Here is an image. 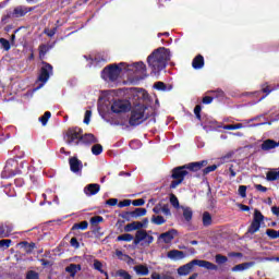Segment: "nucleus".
<instances>
[{"instance_id":"c9c22d12","label":"nucleus","mask_w":279,"mask_h":279,"mask_svg":"<svg viewBox=\"0 0 279 279\" xmlns=\"http://www.w3.org/2000/svg\"><path fill=\"white\" fill-rule=\"evenodd\" d=\"M208 93L214 97V99H223L225 97V93L221 89L210 90Z\"/></svg>"},{"instance_id":"cd10ccee","label":"nucleus","mask_w":279,"mask_h":279,"mask_svg":"<svg viewBox=\"0 0 279 279\" xmlns=\"http://www.w3.org/2000/svg\"><path fill=\"white\" fill-rule=\"evenodd\" d=\"M154 88H155L156 90H161L162 93H167V92H169V90H172V89H173V86L167 85V84H165V83H162V82H156V83L154 84Z\"/></svg>"},{"instance_id":"9b49d317","label":"nucleus","mask_w":279,"mask_h":279,"mask_svg":"<svg viewBox=\"0 0 279 279\" xmlns=\"http://www.w3.org/2000/svg\"><path fill=\"white\" fill-rule=\"evenodd\" d=\"M132 109V105L128 100H114L111 104V112L116 114H125V112H130Z\"/></svg>"},{"instance_id":"9d476101","label":"nucleus","mask_w":279,"mask_h":279,"mask_svg":"<svg viewBox=\"0 0 279 279\" xmlns=\"http://www.w3.org/2000/svg\"><path fill=\"white\" fill-rule=\"evenodd\" d=\"M263 221H265V216H263V213H260V210L255 209L253 215V221L248 227V234H256V232L260 230V223H263Z\"/></svg>"},{"instance_id":"5701e85b","label":"nucleus","mask_w":279,"mask_h":279,"mask_svg":"<svg viewBox=\"0 0 279 279\" xmlns=\"http://www.w3.org/2000/svg\"><path fill=\"white\" fill-rule=\"evenodd\" d=\"M278 146H279V144L276 143V141L266 140L262 144V149H263V151H269L270 149H276V147H278Z\"/></svg>"},{"instance_id":"a211bd4d","label":"nucleus","mask_w":279,"mask_h":279,"mask_svg":"<svg viewBox=\"0 0 279 279\" xmlns=\"http://www.w3.org/2000/svg\"><path fill=\"white\" fill-rule=\"evenodd\" d=\"M101 191V186L97 183H90L84 187V193L87 197H93V195H97Z\"/></svg>"},{"instance_id":"09e8293b","label":"nucleus","mask_w":279,"mask_h":279,"mask_svg":"<svg viewBox=\"0 0 279 279\" xmlns=\"http://www.w3.org/2000/svg\"><path fill=\"white\" fill-rule=\"evenodd\" d=\"M90 117H93V111L87 110L83 120V123H85V125H88V123H90Z\"/></svg>"},{"instance_id":"37998d69","label":"nucleus","mask_w":279,"mask_h":279,"mask_svg":"<svg viewBox=\"0 0 279 279\" xmlns=\"http://www.w3.org/2000/svg\"><path fill=\"white\" fill-rule=\"evenodd\" d=\"M264 118H265V114H259V116L254 117L252 119L244 120V123H245V125H254V124H250V123H253V121H260V119H264Z\"/></svg>"},{"instance_id":"e2e57ef3","label":"nucleus","mask_w":279,"mask_h":279,"mask_svg":"<svg viewBox=\"0 0 279 279\" xmlns=\"http://www.w3.org/2000/svg\"><path fill=\"white\" fill-rule=\"evenodd\" d=\"M153 213H155V215H160V213H162V205H156L153 208Z\"/></svg>"},{"instance_id":"b1692460","label":"nucleus","mask_w":279,"mask_h":279,"mask_svg":"<svg viewBox=\"0 0 279 279\" xmlns=\"http://www.w3.org/2000/svg\"><path fill=\"white\" fill-rule=\"evenodd\" d=\"M192 66L196 71L204 69V57L202 54L196 56L192 61Z\"/></svg>"},{"instance_id":"2eb2a0df","label":"nucleus","mask_w":279,"mask_h":279,"mask_svg":"<svg viewBox=\"0 0 279 279\" xmlns=\"http://www.w3.org/2000/svg\"><path fill=\"white\" fill-rule=\"evenodd\" d=\"M260 125H267V122H260L254 125H247L245 124V121H243L242 123H236V124H227V125H222L220 128H222V130H243V128H258Z\"/></svg>"},{"instance_id":"473e14b6","label":"nucleus","mask_w":279,"mask_h":279,"mask_svg":"<svg viewBox=\"0 0 279 279\" xmlns=\"http://www.w3.org/2000/svg\"><path fill=\"white\" fill-rule=\"evenodd\" d=\"M213 223V217L208 211L203 214V226L208 227Z\"/></svg>"},{"instance_id":"c85d7f7f","label":"nucleus","mask_w":279,"mask_h":279,"mask_svg":"<svg viewBox=\"0 0 279 279\" xmlns=\"http://www.w3.org/2000/svg\"><path fill=\"white\" fill-rule=\"evenodd\" d=\"M183 210V218L184 221H186V223H191L192 219H193V209H191V207H181Z\"/></svg>"},{"instance_id":"6e6d98bb","label":"nucleus","mask_w":279,"mask_h":279,"mask_svg":"<svg viewBox=\"0 0 279 279\" xmlns=\"http://www.w3.org/2000/svg\"><path fill=\"white\" fill-rule=\"evenodd\" d=\"M70 245L72 247H74L75 250H78L80 247V242L77 241V238H72L71 241H70Z\"/></svg>"},{"instance_id":"4d7b16f0","label":"nucleus","mask_w":279,"mask_h":279,"mask_svg":"<svg viewBox=\"0 0 279 279\" xmlns=\"http://www.w3.org/2000/svg\"><path fill=\"white\" fill-rule=\"evenodd\" d=\"M26 279H38V272L31 270L27 272Z\"/></svg>"},{"instance_id":"aec40b11","label":"nucleus","mask_w":279,"mask_h":279,"mask_svg":"<svg viewBox=\"0 0 279 279\" xmlns=\"http://www.w3.org/2000/svg\"><path fill=\"white\" fill-rule=\"evenodd\" d=\"M99 140L95 137L94 134L87 133L85 135H81V145H93L95 143H98Z\"/></svg>"},{"instance_id":"a19ab883","label":"nucleus","mask_w":279,"mask_h":279,"mask_svg":"<svg viewBox=\"0 0 279 279\" xmlns=\"http://www.w3.org/2000/svg\"><path fill=\"white\" fill-rule=\"evenodd\" d=\"M49 119H51V112L46 111L44 116L39 118V121L43 125H47Z\"/></svg>"},{"instance_id":"ea45409f","label":"nucleus","mask_w":279,"mask_h":279,"mask_svg":"<svg viewBox=\"0 0 279 279\" xmlns=\"http://www.w3.org/2000/svg\"><path fill=\"white\" fill-rule=\"evenodd\" d=\"M10 41L5 38H0V49H3L4 51H10Z\"/></svg>"},{"instance_id":"1a4fd4ad","label":"nucleus","mask_w":279,"mask_h":279,"mask_svg":"<svg viewBox=\"0 0 279 279\" xmlns=\"http://www.w3.org/2000/svg\"><path fill=\"white\" fill-rule=\"evenodd\" d=\"M131 95L134 106H143V101H147L149 99V94H147V90L143 88H132Z\"/></svg>"},{"instance_id":"f03ea898","label":"nucleus","mask_w":279,"mask_h":279,"mask_svg":"<svg viewBox=\"0 0 279 279\" xmlns=\"http://www.w3.org/2000/svg\"><path fill=\"white\" fill-rule=\"evenodd\" d=\"M171 60V51L165 47H160L147 57V64L153 75H160V71L167 69V64Z\"/></svg>"},{"instance_id":"a878e982","label":"nucleus","mask_w":279,"mask_h":279,"mask_svg":"<svg viewBox=\"0 0 279 279\" xmlns=\"http://www.w3.org/2000/svg\"><path fill=\"white\" fill-rule=\"evenodd\" d=\"M20 246L22 247V250H24V252H26V254H32V252H34V250H36V243L34 242H21Z\"/></svg>"},{"instance_id":"c756f323","label":"nucleus","mask_w":279,"mask_h":279,"mask_svg":"<svg viewBox=\"0 0 279 279\" xmlns=\"http://www.w3.org/2000/svg\"><path fill=\"white\" fill-rule=\"evenodd\" d=\"M266 180L268 182H276V180H279V171L276 169H271L266 173Z\"/></svg>"},{"instance_id":"7c9ffc66","label":"nucleus","mask_w":279,"mask_h":279,"mask_svg":"<svg viewBox=\"0 0 279 279\" xmlns=\"http://www.w3.org/2000/svg\"><path fill=\"white\" fill-rule=\"evenodd\" d=\"M134 271L137 276H149V268L145 265H137L134 267Z\"/></svg>"},{"instance_id":"39448f33","label":"nucleus","mask_w":279,"mask_h":279,"mask_svg":"<svg viewBox=\"0 0 279 279\" xmlns=\"http://www.w3.org/2000/svg\"><path fill=\"white\" fill-rule=\"evenodd\" d=\"M147 117H149V113H147V107L145 105H136L131 112L129 123L134 126L141 125Z\"/></svg>"},{"instance_id":"72a5a7b5","label":"nucleus","mask_w":279,"mask_h":279,"mask_svg":"<svg viewBox=\"0 0 279 279\" xmlns=\"http://www.w3.org/2000/svg\"><path fill=\"white\" fill-rule=\"evenodd\" d=\"M104 153V146H101V144H95L94 146H92V154L94 156H100V154Z\"/></svg>"},{"instance_id":"13d9d810","label":"nucleus","mask_w":279,"mask_h":279,"mask_svg":"<svg viewBox=\"0 0 279 279\" xmlns=\"http://www.w3.org/2000/svg\"><path fill=\"white\" fill-rule=\"evenodd\" d=\"M132 204V201L124 199L118 204L119 208H125V206H130Z\"/></svg>"},{"instance_id":"052dcab7","label":"nucleus","mask_w":279,"mask_h":279,"mask_svg":"<svg viewBox=\"0 0 279 279\" xmlns=\"http://www.w3.org/2000/svg\"><path fill=\"white\" fill-rule=\"evenodd\" d=\"M106 204H107L108 206H117V204H119V199H117V198H110V199H108V201L106 202Z\"/></svg>"},{"instance_id":"69168bd1","label":"nucleus","mask_w":279,"mask_h":279,"mask_svg":"<svg viewBox=\"0 0 279 279\" xmlns=\"http://www.w3.org/2000/svg\"><path fill=\"white\" fill-rule=\"evenodd\" d=\"M255 189H256V191H260V193H267V187H265L260 184H256Z\"/></svg>"},{"instance_id":"423d86ee","label":"nucleus","mask_w":279,"mask_h":279,"mask_svg":"<svg viewBox=\"0 0 279 279\" xmlns=\"http://www.w3.org/2000/svg\"><path fill=\"white\" fill-rule=\"evenodd\" d=\"M63 138L66 145H70V146L81 145L82 129L77 126L69 129L65 132Z\"/></svg>"},{"instance_id":"f8f14e48","label":"nucleus","mask_w":279,"mask_h":279,"mask_svg":"<svg viewBox=\"0 0 279 279\" xmlns=\"http://www.w3.org/2000/svg\"><path fill=\"white\" fill-rule=\"evenodd\" d=\"M33 10L34 8L32 7L19 5L13 9L9 16H12V19H21L25 16V14H28V12H33Z\"/></svg>"},{"instance_id":"ddd939ff","label":"nucleus","mask_w":279,"mask_h":279,"mask_svg":"<svg viewBox=\"0 0 279 279\" xmlns=\"http://www.w3.org/2000/svg\"><path fill=\"white\" fill-rule=\"evenodd\" d=\"M16 160L14 159H9L4 166V170L1 173L2 178H12L16 171H14V169H16Z\"/></svg>"},{"instance_id":"2f4dec72","label":"nucleus","mask_w":279,"mask_h":279,"mask_svg":"<svg viewBox=\"0 0 279 279\" xmlns=\"http://www.w3.org/2000/svg\"><path fill=\"white\" fill-rule=\"evenodd\" d=\"M151 223H155V226H162V223H167V220L162 216H153Z\"/></svg>"},{"instance_id":"680f3d73","label":"nucleus","mask_w":279,"mask_h":279,"mask_svg":"<svg viewBox=\"0 0 279 279\" xmlns=\"http://www.w3.org/2000/svg\"><path fill=\"white\" fill-rule=\"evenodd\" d=\"M56 32H58L57 27L46 31V34L49 38H52V36H56Z\"/></svg>"},{"instance_id":"e433bc0d","label":"nucleus","mask_w":279,"mask_h":279,"mask_svg":"<svg viewBox=\"0 0 279 279\" xmlns=\"http://www.w3.org/2000/svg\"><path fill=\"white\" fill-rule=\"evenodd\" d=\"M87 229H88V221L74 223L72 227V230H87Z\"/></svg>"},{"instance_id":"774afa93","label":"nucleus","mask_w":279,"mask_h":279,"mask_svg":"<svg viewBox=\"0 0 279 279\" xmlns=\"http://www.w3.org/2000/svg\"><path fill=\"white\" fill-rule=\"evenodd\" d=\"M229 256H230L231 258H241V256H243V254L232 252V253L229 254Z\"/></svg>"},{"instance_id":"6ab92c4d","label":"nucleus","mask_w":279,"mask_h":279,"mask_svg":"<svg viewBox=\"0 0 279 279\" xmlns=\"http://www.w3.org/2000/svg\"><path fill=\"white\" fill-rule=\"evenodd\" d=\"M167 258H169L170 260H184V258H186V255L184 252L179 251V250H171L167 253Z\"/></svg>"},{"instance_id":"f704fd0d","label":"nucleus","mask_w":279,"mask_h":279,"mask_svg":"<svg viewBox=\"0 0 279 279\" xmlns=\"http://www.w3.org/2000/svg\"><path fill=\"white\" fill-rule=\"evenodd\" d=\"M116 256L120 258V260H128V263H134V259L130 257V255L123 254L121 251H116Z\"/></svg>"},{"instance_id":"8fccbe9b","label":"nucleus","mask_w":279,"mask_h":279,"mask_svg":"<svg viewBox=\"0 0 279 279\" xmlns=\"http://www.w3.org/2000/svg\"><path fill=\"white\" fill-rule=\"evenodd\" d=\"M161 213L166 215V217H171V209H169V205H161Z\"/></svg>"},{"instance_id":"6e6552de","label":"nucleus","mask_w":279,"mask_h":279,"mask_svg":"<svg viewBox=\"0 0 279 279\" xmlns=\"http://www.w3.org/2000/svg\"><path fill=\"white\" fill-rule=\"evenodd\" d=\"M151 231H146L143 229H140L135 233V239H134V245H151L154 243V238L151 234H149Z\"/></svg>"},{"instance_id":"0eeeda50","label":"nucleus","mask_w":279,"mask_h":279,"mask_svg":"<svg viewBox=\"0 0 279 279\" xmlns=\"http://www.w3.org/2000/svg\"><path fill=\"white\" fill-rule=\"evenodd\" d=\"M51 75H53V66L47 62H43V66L38 76V80L41 82V84L35 90L43 88V86L49 82Z\"/></svg>"},{"instance_id":"de8ad7c7","label":"nucleus","mask_w":279,"mask_h":279,"mask_svg":"<svg viewBox=\"0 0 279 279\" xmlns=\"http://www.w3.org/2000/svg\"><path fill=\"white\" fill-rule=\"evenodd\" d=\"M217 165L208 166L203 170L204 175H208V173H213V171H216Z\"/></svg>"},{"instance_id":"20e7f679","label":"nucleus","mask_w":279,"mask_h":279,"mask_svg":"<svg viewBox=\"0 0 279 279\" xmlns=\"http://www.w3.org/2000/svg\"><path fill=\"white\" fill-rule=\"evenodd\" d=\"M195 266L203 267L204 269H209V271H217V265L204 259H193L192 262L179 267L178 275L189 276V274L193 271V267Z\"/></svg>"},{"instance_id":"4be33fe9","label":"nucleus","mask_w":279,"mask_h":279,"mask_svg":"<svg viewBox=\"0 0 279 279\" xmlns=\"http://www.w3.org/2000/svg\"><path fill=\"white\" fill-rule=\"evenodd\" d=\"M175 234H178V231L174 229H171L165 233H161L159 235V239L161 241H163V243H171L173 241V236H175Z\"/></svg>"},{"instance_id":"58836bf2","label":"nucleus","mask_w":279,"mask_h":279,"mask_svg":"<svg viewBox=\"0 0 279 279\" xmlns=\"http://www.w3.org/2000/svg\"><path fill=\"white\" fill-rule=\"evenodd\" d=\"M50 49L51 48L47 45H41L39 47V58H40V60H44L45 56H47V53Z\"/></svg>"},{"instance_id":"864d4df0","label":"nucleus","mask_w":279,"mask_h":279,"mask_svg":"<svg viewBox=\"0 0 279 279\" xmlns=\"http://www.w3.org/2000/svg\"><path fill=\"white\" fill-rule=\"evenodd\" d=\"M202 112V106L197 105L194 108V114L196 116V119H198V121L202 119V114H199Z\"/></svg>"},{"instance_id":"338daca9","label":"nucleus","mask_w":279,"mask_h":279,"mask_svg":"<svg viewBox=\"0 0 279 279\" xmlns=\"http://www.w3.org/2000/svg\"><path fill=\"white\" fill-rule=\"evenodd\" d=\"M271 213H272V215H275L276 217H279V207H278V206L271 207Z\"/></svg>"},{"instance_id":"4468645a","label":"nucleus","mask_w":279,"mask_h":279,"mask_svg":"<svg viewBox=\"0 0 279 279\" xmlns=\"http://www.w3.org/2000/svg\"><path fill=\"white\" fill-rule=\"evenodd\" d=\"M145 215H147V209L145 208H135L133 211H125L124 214H122V219H138V217H145Z\"/></svg>"},{"instance_id":"c03bdc74","label":"nucleus","mask_w":279,"mask_h":279,"mask_svg":"<svg viewBox=\"0 0 279 279\" xmlns=\"http://www.w3.org/2000/svg\"><path fill=\"white\" fill-rule=\"evenodd\" d=\"M228 260V257L221 255V254H217L216 255V263L217 265H225V263Z\"/></svg>"},{"instance_id":"7ed1b4c3","label":"nucleus","mask_w":279,"mask_h":279,"mask_svg":"<svg viewBox=\"0 0 279 279\" xmlns=\"http://www.w3.org/2000/svg\"><path fill=\"white\" fill-rule=\"evenodd\" d=\"M208 165L207 160L191 162L184 166H179L172 170L171 178L174 180L170 184V189H178L182 182H184V178L189 175V171H199L202 167H206Z\"/></svg>"},{"instance_id":"bf43d9fd","label":"nucleus","mask_w":279,"mask_h":279,"mask_svg":"<svg viewBox=\"0 0 279 279\" xmlns=\"http://www.w3.org/2000/svg\"><path fill=\"white\" fill-rule=\"evenodd\" d=\"M133 206H145V199L138 198L132 202Z\"/></svg>"},{"instance_id":"3c124183","label":"nucleus","mask_w":279,"mask_h":279,"mask_svg":"<svg viewBox=\"0 0 279 279\" xmlns=\"http://www.w3.org/2000/svg\"><path fill=\"white\" fill-rule=\"evenodd\" d=\"M101 221H104V217L101 216H95L90 218V223L93 226H96V223H101Z\"/></svg>"},{"instance_id":"412c9836","label":"nucleus","mask_w":279,"mask_h":279,"mask_svg":"<svg viewBox=\"0 0 279 279\" xmlns=\"http://www.w3.org/2000/svg\"><path fill=\"white\" fill-rule=\"evenodd\" d=\"M256 263L254 262H246L239 265H235L233 268H231V271L238 272V271H247V269H252Z\"/></svg>"},{"instance_id":"0e129e2a","label":"nucleus","mask_w":279,"mask_h":279,"mask_svg":"<svg viewBox=\"0 0 279 279\" xmlns=\"http://www.w3.org/2000/svg\"><path fill=\"white\" fill-rule=\"evenodd\" d=\"M213 99H215V97H213V96H205L203 98V104H206V105L213 104Z\"/></svg>"},{"instance_id":"f3484780","label":"nucleus","mask_w":279,"mask_h":279,"mask_svg":"<svg viewBox=\"0 0 279 279\" xmlns=\"http://www.w3.org/2000/svg\"><path fill=\"white\" fill-rule=\"evenodd\" d=\"M12 230H14V226L10 222L0 225V239H8L12 234Z\"/></svg>"},{"instance_id":"49530a36","label":"nucleus","mask_w":279,"mask_h":279,"mask_svg":"<svg viewBox=\"0 0 279 279\" xmlns=\"http://www.w3.org/2000/svg\"><path fill=\"white\" fill-rule=\"evenodd\" d=\"M238 192L240 197H247V186L240 185Z\"/></svg>"},{"instance_id":"79ce46f5","label":"nucleus","mask_w":279,"mask_h":279,"mask_svg":"<svg viewBox=\"0 0 279 279\" xmlns=\"http://www.w3.org/2000/svg\"><path fill=\"white\" fill-rule=\"evenodd\" d=\"M266 234L269 239H279V231H276L274 229H267Z\"/></svg>"},{"instance_id":"bb28decb","label":"nucleus","mask_w":279,"mask_h":279,"mask_svg":"<svg viewBox=\"0 0 279 279\" xmlns=\"http://www.w3.org/2000/svg\"><path fill=\"white\" fill-rule=\"evenodd\" d=\"M65 271H68L72 278H75V274H77V271H82V266L77 264H71L65 268Z\"/></svg>"},{"instance_id":"dca6fc26","label":"nucleus","mask_w":279,"mask_h":279,"mask_svg":"<svg viewBox=\"0 0 279 279\" xmlns=\"http://www.w3.org/2000/svg\"><path fill=\"white\" fill-rule=\"evenodd\" d=\"M69 165L72 173H80L82 171L84 165L82 160L77 159V157H72L69 159Z\"/></svg>"},{"instance_id":"a18cd8bd","label":"nucleus","mask_w":279,"mask_h":279,"mask_svg":"<svg viewBox=\"0 0 279 279\" xmlns=\"http://www.w3.org/2000/svg\"><path fill=\"white\" fill-rule=\"evenodd\" d=\"M170 204L173 206V208H180V201H178L175 195L170 196Z\"/></svg>"},{"instance_id":"5fc2aeb1","label":"nucleus","mask_w":279,"mask_h":279,"mask_svg":"<svg viewBox=\"0 0 279 279\" xmlns=\"http://www.w3.org/2000/svg\"><path fill=\"white\" fill-rule=\"evenodd\" d=\"M11 243H12V240H0V247H5V250H8Z\"/></svg>"},{"instance_id":"4c0bfd02","label":"nucleus","mask_w":279,"mask_h":279,"mask_svg":"<svg viewBox=\"0 0 279 279\" xmlns=\"http://www.w3.org/2000/svg\"><path fill=\"white\" fill-rule=\"evenodd\" d=\"M117 241H125L126 243H130V241H134V235L130 233L121 234L117 238Z\"/></svg>"},{"instance_id":"f257e3e1","label":"nucleus","mask_w":279,"mask_h":279,"mask_svg":"<svg viewBox=\"0 0 279 279\" xmlns=\"http://www.w3.org/2000/svg\"><path fill=\"white\" fill-rule=\"evenodd\" d=\"M121 73H126L128 77L138 78V75H145L147 73V65L143 61L134 62L128 64L121 62L120 64H111L105 68L101 72V77L105 82H117Z\"/></svg>"},{"instance_id":"393cba45","label":"nucleus","mask_w":279,"mask_h":279,"mask_svg":"<svg viewBox=\"0 0 279 279\" xmlns=\"http://www.w3.org/2000/svg\"><path fill=\"white\" fill-rule=\"evenodd\" d=\"M143 222L134 221L124 227L125 232H134V230H141L143 228Z\"/></svg>"},{"instance_id":"603ef678","label":"nucleus","mask_w":279,"mask_h":279,"mask_svg":"<svg viewBox=\"0 0 279 279\" xmlns=\"http://www.w3.org/2000/svg\"><path fill=\"white\" fill-rule=\"evenodd\" d=\"M104 267V265L101 264V262L96 260L94 262V269H96L97 271H100V274H104V270L101 269Z\"/></svg>"}]
</instances>
